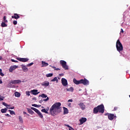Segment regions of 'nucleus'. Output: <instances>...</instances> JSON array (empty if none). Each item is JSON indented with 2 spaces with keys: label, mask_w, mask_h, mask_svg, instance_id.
Listing matches in <instances>:
<instances>
[{
  "label": "nucleus",
  "mask_w": 130,
  "mask_h": 130,
  "mask_svg": "<svg viewBox=\"0 0 130 130\" xmlns=\"http://www.w3.org/2000/svg\"><path fill=\"white\" fill-rule=\"evenodd\" d=\"M61 104L60 103H56L54 104L50 108V112L51 115L55 116L58 113L61 112Z\"/></svg>",
  "instance_id": "nucleus-1"
},
{
  "label": "nucleus",
  "mask_w": 130,
  "mask_h": 130,
  "mask_svg": "<svg viewBox=\"0 0 130 130\" xmlns=\"http://www.w3.org/2000/svg\"><path fill=\"white\" fill-rule=\"evenodd\" d=\"M104 105L101 104L93 109V113L94 114H97L98 112H100V113H104Z\"/></svg>",
  "instance_id": "nucleus-2"
},
{
  "label": "nucleus",
  "mask_w": 130,
  "mask_h": 130,
  "mask_svg": "<svg viewBox=\"0 0 130 130\" xmlns=\"http://www.w3.org/2000/svg\"><path fill=\"white\" fill-rule=\"evenodd\" d=\"M116 47L117 48V51L120 52L123 50V47L122 46V44L120 42L119 40H118L116 42Z\"/></svg>",
  "instance_id": "nucleus-3"
},
{
  "label": "nucleus",
  "mask_w": 130,
  "mask_h": 130,
  "mask_svg": "<svg viewBox=\"0 0 130 130\" xmlns=\"http://www.w3.org/2000/svg\"><path fill=\"white\" fill-rule=\"evenodd\" d=\"M60 64L62 66V68H63L65 71L69 70V67L67 65V62L66 61L63 60H60Z\"/></svg>",
  "instance_id": "nucleus-4"
},
{
  "label": "nucleus",
  "mask_w": 130,
  "mask_h": 130,
  "mask_svg": "<svg viewBox=\"0 0 130 130\" xmlns=\"http://www.w3.org/2000/svg\"><path fill=\"white\" fill-rule=\"evenodd\" d=\"M21 83V80H11L10 83L7 85L8 88H12V84H19Z\"/></svg>",
  "instance_id": "nucleus-5"
},
{
  "label": "nucleus",
  "mask_w": 130,
  "mask_h": 130,
  "mask_svg": "<svg viewBox=\"0 0 130 130\" xmlns=\"http://www.w3.org/2000/svg\"><path fill=\"white\" fill-rule=\"evenodd\" d=\"M80 84H83V85L84 86H87L89 85V80L86 78H84V79H81Z\"/></svg>",
  "instance_id": "nucleus-6"
},
{
  "label": "nucleus",
  "mask_w": 130,
  "mask_h": 130,
  "mask_svg": "<svg viewBox=\"0 0 130 130\" xmlns=\"http://www.w3.org/2000/svg\"><path fill=\"white\" fill-rule=\"evenodd\" d=\"M16 59L19 60V61H21L22 62H27L29 59L28 58H17Z\"/></svg>",
  "instance_id": "nucleus-7"
},
{
  "label": "nucleus",
  "mask_w": 130,
  "mask_h": 130,
  "mask_svg": "<svg viewBox=\"0 0 130 130\" xmlns=\"http://www.w3.org/2000/svg\"><path fill=\"white\" fill-rule=\"evenodd\" d=\"M61 83L64 87H66V86H68V80L66 79L65 78H62L61 79Z\"/></svg>",
  "instance_id": "nucleus-8"
},
{
  "label": "nucleus",
  "mask_w": 130,
  "mask_h": 130,
  "mask_svg": "<svg viewBox=\"0 0 130 130\" xmlns=\"http://www.w3.org/2000/svg\"><path fill=\"white\" fill-rule=\"evenodd\" d=\"M109 120H113L116 116H115L113 114H109V116L108 117Z\"/></svg>",
  "instance_id": "nucleus-9"
},
{
  "label": "nucleus",
  "mask_w": 130,
  "mask_h": 130,
  "mask_svg": "<svg viewBox=\"0 0 130 130\" xmlns=\"http://www.w3.org/2000/svg\"><path fill=\"white\" fill-rule=\"evenodd\" d=\"M18 66L15 65L13 66H11L10 69H9V72H10V73H12V72H13V71H15L16 70V69H17Z\"/></svg>",
  "instance_id": "nucleus-10"
},
{
  "label": "nucleus",
  "mask_w": 130,
  "mask_h": 130,
  "mask_svg": "<svg viewBox=\"0 0 130 130\" xmlns=\"http://www.w3.org/2000/svg\"><path fill=\"white\" fill-rule=\"evenodd\" d=\"M78 105L80 106L81 109H82V110H85V109H86V106H85L84 105V103H80L78 104Z\"/></svg>",
  "instance_id": "nucleus-11"
},
{
  "label": "nucleus",
  "mask_w": 130,
  "mask_h": 130,
  "mask_svg": "<svg viewBox=\"0 0 130 130\" xmlns=\"http://www.w3.org/2000/svg\"><path fill=\"white\" fill-rule=\"evenodd\" d=\"M79 121L80 122V124H83V123L86 122L87 121V118L85 117H82L80 120Z\"/></svg>",
  "instance_id": "nucleus-12"
},
{
  "label": "nucleus",
  "mask_w": 130,
  "mask_h": 130,
  "mask_svg": "<svg viewBox=\"0 0 130 130\" xmlns=\"http://www.w3.org/2000/svg\"><path fill=\"white\" fill-rule=\"evenodd\" d=\"M73 83L75 84V85H80L81 84V80H77L76 78L73 79Z\"/></svg>",
  "instance_id": "nucleus-13"
},
{
  "label": "nucleus",
  "mask_w": 130,
  "mask_h": 130,
  "mask_svg": "<svg viewBox=\"0 0 130 130\" xmlns=\"http://www.w3.org/2000/svg\"><path fill=\"white\" fill-rule=\"evenodd\" d=\"M20 16L19 15V14H17V13H14V15L12 16V19H19Z\"/></svg>",
  "instance_id": "nucleus-14"
},
{
  "label": "nucleus",
  "mask_w": 130,
  "mask_h": 130,
  "mask_svg": "<svg viewBox=\"0 0 130 130\" xmlns=\"http://www.w3.org/2000/svg\"><path fill=\"white\" fill-rule=\"evenodd\" d=\"M38 92V90L37 89H33L31 90V92L32 93V95H38L39 94V92Z\"/></svg>",
  "instance_id": "nucleus-15"
},
{
  "label": "nucleus",
  "mask_w": 130,
  "mask_h": 130,
  "mask_svg": "<svg viewBox=\"0 0 130 130\" xmlns=\"http://www.w3.org/2000/svg\"><path fill=\"white\" fill-rule=\"evenodd\" d=\"M42 86H44L45 87H48L49 86V82L45 81L41 84Z\"/></svg>",
  "instance_id": "nucleus-16"
},
{
  "label": "nucleus",
  "mask_w": 130,
  "mask_h": 130,
  "mask_svg": "<svg viewBox=\"0 0 130 130\" xmlns=\"http://www.w3.org/2000/svg\"><path fill=\"white\" fill-rule=\"evenodd\" d=\"M21 67L22 70L23 72L25 73L28 72V68H27V67H26L24 65H21Z\"/></svg>",
  "instance_id": "nucleus-17"
},
{
  "label": "nucleus",
  "mask_w": 130,
  "mask_h": 130,
  "mask_svg": "<svg viewBox=\"0 0 130 130\" xmlns=\"http://www.w3.org/2000/svg\"><path fill=\"white\" fill-rule=\"evenodd\" d=\"M63 114H68V113H69V110H68V108L63 107Z\"/></svg>",
  "instance_id": "nucleus-18"
},
{
  "label": "nucleus",
  "mask_w": 130,
  "mask_h": 130,
  "mask_svg": "<svg viewBox=\"0 0 130 130\" xmlns=\"http://www.w3.org/2000/svg\"><path fill=\"white\" fill-rule=\"evenodd\" d=\"M48 100H49V98H47L46 99H43L42 100H40L39 101V103H42V102H43V101H44L45 102H47V101H48Z\"/></svg>",
  "instance_id": "nucleus-19"
},
{
  "label": "nucleus",
  "mask_w": 130,
  "mask_h": 130,
  "mask_svg": "<svg viewBox=\"0 0 130 130\" xmlns=\"http://www.w3.org/2000/svg\"><path fill=\"white\" fill-rule=\"evenodd\" d=\"M42 67H47L48 66V63L47 62H46L45 61H42Z\"/></svg>",
  "instance_id": "nucleus-20"
},
{
  "label": "nucleus",
  "mask_w": 130,
  "mask_h": 130,
  "mask_svg": "<svg viewBox=\"0 0 130 130\" xmlns=\"http://www.w3.org/2000/svg\"><path fill=\"white\" fill-rule=\"evenodd\" d=\"M18 119H19V122H20V123H24V120H23V118H22V117L21 116H19L18 117Z\"/></svg>",
  "instance_id": "nucleus-21"
},
{
  "label": "nucleus",
  "mask_w": 130,
  "mask_h": 130,
  "mask_svg": "<svg viewBox=\"0 0 130 130\" xmlns=\"http://www.w3.org/2000/svg\"><path fill=\"white\" fill-rule=\"evenodd\" d=\"M14 94L15 97H17L18 98H19L21 96V93H20L19 92H15Z\"/></svg>",
  "instance_id": "nucleus-22"
},
{
  "label": "nucleus",
  "mask_w": 130,
  "mask_h": 130,
  "mask_svg": "<svg viewBox=\"0 0 130 130\" xmlns=\"http://www.w3.org/2000/svg\"><path fill=\"white\" fill-rule=\"evenodd\" d=\"M31 109L32 110H34V111H35V112H36V113H37V114L40 112L38 110V109H37L34 107H31Z\"/></svg>",
  "instance_id": "nucleus-23"
},
{
  "label": "nucleus",
  "mask_w": 130,
  "mask_h": 130,
  "mask_svg": "<svg viewBox=\"0 0 130 130\" xmlns=\"http://www.w3.org/2000/svg\"><path fill=\"white\" fill-rule=\"evenodd\" d=\"M39 97H42V98H48L47 96V95H46L45 93H43L39 95Z\"/></svg>",
  "instance_id": "nucleus-24"
},
{
  "label": "nucleus",
  "mask_w": 130,
  "mask_h": 130,
  "mask_svg": "<svg viewBox=\"0 0 130 130\" xmlns=\"http://www.w3.org/2000/svg\"><path fill=\"white\" fill-rule=\"evenodd\" d=\"M67 91L69 92H74V87H71L70 88H67Z\"/></svg>",
  "instance_id": "nucleus-25"
},
{
  "label": "nucleus",
  "mask_w": 130,
  "mask_h": 130,
  "mask_svg": "<svg viewBox=\"0 0 130 130\" xmlns=\"http://www.w3.org/2000/svg\"><path fill=\"white\" fill-rule=\"evenodd\" d=\"M27 111H28V113H29L30 114H31V115L34 114V112L33 111H32V110H31V109H27Z\"/></svg>",
  "instance_id": "nucleus-26"
},
{
  "label": "nucleus",
  "mask_w": 130,
  "mask_h": 130,
  "mask_svg": "<svg viewBox=\"0 0 130 130\" xmlns=\"http://www.w3.org/2000/svg\"><path fill=\"white\" fill-rule=\"evenodd\" d=\"M1 111L2 113H6L7 112V111H8V109L5 108V109H1Z\"/></svg>",
  "instance_id": "nucleus-27"
},
{
  "label": "nucleus",
  "mask_w": 130,
  "mask_h": 130,
  "mask_svg": "<svg viewBox=\"0 0 130 130\" xmlns=\"http://www.w3.org/2000/svg\"><path fill=\"white\" fill-rule=\"evenodd\" d=\"M6 23H7V22H2L1 23L2 27H8V25L6 24Z\"/></svg>",
  "instance_id": "nucleus-28"
},
{
  "label": "nucleus",
  "mask_w": 130,
  "mask_h": 130,
  "mask_svg": "<svg viewBox=\"0 0 130 130\" xmlns=\"http://www.w3.org/2000/svg\"><path fill=\"white\" fill-rule=\"evenodd\" d=\"M8 111L10 112V113L11 115H16V113H15V112L14 111L9 110Z\"/></svg>",
  "instance_id": "nucleus-29"
},
{
  "label": "nucleus",
  "mask_w": 130,
  "mask_h": 130,
  "mask_svg": "<svg viewBox=\"0 0 130 130\" xmlns=\"http://www.w3.org/2000/svg\"><path fill=\"white\" fill-rule=\"evenodd\" d=\"M56 81V83H58V79H57V77H54L53 79L51 80V82H55Z\"/></svg>",
  "instance_id": "nucleus-30"
},
{
  "label": "nucleus",
  "mask_w": 130,
  "mask_h": 130,
  "mask_svg": "<svg viewBox=\"0 0 130 130\" xmlns=\"http://www.w3.org/2000/svg\"><path fill=\"white\" fill-rule=\"evenodd\" d=\"M52 76H53V74H52V73H49V74H46L47 78H49L50 77H52Z\"/></svg>",
  "instance_id": "nucleus-31"
},
{
  "label": "nucleus",
  "mask_w": 130,
  "mask_h": 130,
  "mask_svg": "<svg viewBox=\"0 0 130 130\" xmlns=\"http://www.w3.org/2000/svg\"><path fill=\"white\" fill-rule=\"evenodd\" d=\"M42 112H44V113H46L47 114H48V112L46 111V109H43L41 110Z\"/></svg>",
  "instance_id": "nucleus-32"
},
{
  "label": "nucleus",
  "mask_w": 130,
  "mask_h": 130,
  "mask_svg": "<svg viewBox=\"0 0 130 130\" xmlns=\"http://www.w3.org/2000/svg\"><path fill=\"white\" fill-rule=\"evenodd\" d=\"M38 115H39V117H40V118H43V115H42V113H41V112H39Z\"/></svg>",
  "instance_id": "nucleus-33"
},
{
  "label": "nucleus",
  "mask_w": 130,
  "mask_h": 130,
  "mask_svg": "<svg viewBox=\"0 0 130 130\" xmlns=\"http://www.w3.org/2000/svg\"><path fill=\"white\" fill-rule=\"evenodd\" d=\"M3 20L5 23H8V20H7V17L6 16H4Z\"/></svg>",
  "instance_id": "nucleus-34"
},
{
  "label": "nucleus",
  "mask_w": 130,
  "mask_h": 130,
  "mask_svg": "<svg viewBox=\"0 0 130 130\" xmlns=\"http://www.w3.org/2000/svg\"><path fill=\"white\" fill-rule=\"evenodd\" d=\"M3 105H4V106H6V107H9V106H10V105H8L7 104V103L5 102L3 103Z\"/></svg>",
  "instance_id": "nucleus-35"
},
{
  "label": "nucleus",
  "mask_w": 130,
  "mask_h": 130,
  "mask_svg": "<svg viewBox=\"0 0 130 130\" xmlns=\"http://www.w3.org/2000/svg\"><path fill=\"white\" fill-rule=\"evenodd\" d=\"M33 64H34V63L31 62V63H30L29 64H27L26 65V67H31V66H33Z\"/></svg>",
  "instance_id": "nucleus-36"
},
{
  "label": "nucleus",
  "mask_w": 130,
  "mask_h": 130,
  "mask_svg": "<svg viewBox=\"0 0 130 130\" xmlns=\"http://www.w3.org/2000/svg\"><path fill=\"white\" fill-rule=\"evenodd\" d=\"M11 61H12V62H19L18 61H17L14 59H12Z\"/></svg>",
  "instance_id": "nucleus-37"
},
{
  "label": "nucleus",
  "mask_w": 130,
  "mask_h": 130,
  "mask_svg": "<svg viewBox=\"0 0 130 130\" xmlns=\"http://www.w3.org/2000/svg\"><path fill=\"white\" fill-rule=\"evenodd\" d=\"M26 94L27 96H30V92H29V91H26Z\"/></svg>",
  "instance_id": "nucleus-38"
},
{
  "label": "nucleus",
  "mask_w": 130,
  "mask_h": 130,
  "mask_svg": "<svg viewBox=\"0 0 130 130\" xmlns=\"http://www.w3.org/2000/svg\"><path fill=\"white\" fill-rule=\"evenodd\" d=\"M18 23V22H17L16 20H14L13 21V24L14 25H17V23Z\"/></svg>",
  "instance_id": "nucleus-39"
},
{
  "label": "nucleus",
  "mask_w": 130,
  "mask_h": 130,
  "mask_svg": "<svg viewBox=\"0 0 130 130\" xmlns=\"http://www.w3.org/2000/svg\"><path fill=\"white\" fill-rule=\"evenodd\" d=\"M0 76L2 77H4L5 76V74L3 73V72H0Z\"/></svg>",
  "instance_id": "nucleus-40"
},
{
  "label": "nucleus",
  "mask_w": 130,
  "mask_h": 130,
  "mask_svg": "<svg viewBox=\"0 0 130 130\" xmlns=\"http://www.w3.org/2000/svg\"><path fill=\"white\" fill-rule=\"evenodd\" d=\"M117 109H118V108L117 107H115L113 111H116V110H117Z\"/></svg>",
  "instance_id": "nucleus-41"
},
{
  "label": "nucleus",
  "mask_w": 130,
  "mask_h": 130,
  "mask_svg": "<svg viewBox=\"0 0 130 130\" xmlns=\"http://www.w3.org/2000/svg\"><path fill=\"white\" fill-rule=\"evenodd\" d=\"M65 126H67V127H69V128H71V127H72V126H70V125H68V124H65Z\"/></svg>",
  "instance_id": "nucleus-42"
},
{
  "label": "nucleus",
  "mask_w": 130,
  "mask_h": 130,
  "mask_svg": "<svg viewBox=\"0 0 130 130\" xmlns=\"http://www.w3.org/2000/svg\"><path fill=\"white\" fill-rule=\"evenodd\" d=\"M32 106H34V107H38V105L32 104Z\"/></svg>",
  "instance_id": "nucleus-43"
},
{
  "label": "nucleus",
  "mask_w": 130,
  "mask_h": 130,
  "mask_svg": "<svg viewBox=\"0 0 130 130\" xmlns=\"http://www.w3.org/2000/svg\"><path fill=\"white\" fill-rule=\"evenodd\" d=\"M7 109H14L15 107H10V108L7 107Z\"/></svg>",
  "instance_id": "nucleus-44"
},
{
  "label": "nucleus",
  "mask_w": 130,
  "mask_h": 130,
  "mask_svg": "<svg viewBox=\"0 0 130 130\" xmlns=\"http://www.w3.org/2000/svg\"><path fill=\"white\" fill-rule=\"evenodd\" d=\"M4 100V97H0V101H3Z\"/></svg>",
  "instance_id": "nucleus-45"
},
{
  "label": "nucleus",
  "mask_w": 130,
  "mask_h": 130,
  "mask_svg": "<svg viewBox=\"0 0 130 130\" xmlns=\"http://www.w3.org/2000/svg\"><path fill=\"white\" fill-rule=\"evenodd\" d=\"M32 100H34L35 101H36V100H37V99H36V98L34 97L32 99Z\"/></svg>",
  "instance_id": "nucleus-46"
},
{
  "label": "nucleus",
  "mask_w": 130,
  "mask_h": 130,
  "mask_svg": "<svg viewBox=\"0 0 130 130\" xmlns=\"http://www.w3.org/2000/svg\"><path fill=\"white\" fill-rule=\"evenodd\" d=\"M6 116H8V117H11V115H10V114H6Z\"/></svg>",
  "instance_id": "nucleus-47"
},
{
  "label": "nucleus",
  "mask_w": 130,
  "mask_h": 130,
  "mask_svg": "<svg viewBox=\"0 0 130 130\" xmlns=\"http://www.w3.org/2000/svg\"><path fill=\"white\" fill-rule=\"evenodd\" d=\"M52 68L54 70V71H56V68L55 67H52Z\"/></svg>",
  "instance_id": "nucleus-48"
},
{
  "label": "nucleus",
  "mask_w": 130,
  "mask_h": 130,
  "mask_svg": "<svg viewBox=\"0 0 130 130\" xmlns=\"http://www.w3.org/2000/svg\"><path fill=\"white\" fill-rule=\"evenodd\" d=\"M68 102H73V99L69 100Z\"/></svg>",
  "instance_id": "nucleus-49"
},
{
  "label": "nucleus",
  "mask_w": 130,
  "mask_h": 130,
  "mask_svg": "<svg viewBox=\"0 0 130 130\" xmlns=\"http://www.w3.org/2000/svg\"><path fill=\"white\" fill-rule=\"evenodd\" d=\"M69 130H75L73 127L69 128Z\"/></svg>",
  "instance_id": "nucleus-50"
},
{
  "label": "nucleus",
  "mask_w": 130,
  "mask_h": 130,
  "mask_svg": "<svg viewBox=\"0 0 130 130\" xmlns=\"http://www.w3.org/2000/svg\"><path fill=\"white\" fill-rule=\"evenodd\" d=\"M46 111H47L48 112V110H49V107H47L46 109Z\"/></svg>",
  "instance_id": "nucleus-51"
},
{
  "label": "nucleus",
  "mask_w": 130,
  "mask_h": 130,
  "mask_svg": "<svg viewBox=\"0 0 130 130\" xmlns=\"http://www.w3.org/2000/svg\"><path fill=\"white\" fill-rule=\"evenodd\" d=\"M120 33H123V29L122 28L121 29Z\"/></svg>",
  "instance_id": "nucleus-52"
},
{
  "label": "nucleus",
  "mask_w": 130,
  "mask_h": 130,
  "mask_svg": "<svg viewBox=\"0 0 130 130\" xmlns=\"http://www.w3.org/2000/svg\"><path fill=\"white\" fill-rule=\"evenodd\" d=\"M23 114H27L29 116V114H27L26 112H23Z\"/></svg>",
  "instance_id": "nucleus-53"
},
{
  "label": "nucleus",
  "mask_w": 130,
  "mask_h": 130,
  "mask_svg": "<svg viewBox=\"0 0 130 130\" xmlns=\"http://www.w3.org/2000/svg\"><path fill=\"white\" fill-rule=\"evenodd\" d=\"M56 71H60V69H59V68H56Z\"/></svg>",
  "instance_id": "nucleus-54"
},
{
  "label": "nucleus",
  "mask_w": 130,
  "mask_h": 130,
  "mask_svg": "<svg viewBox=\"0 0 130 130\" xmlns=\"http://www.w3.org/2000/svg\"><path fill=\"white\" fill-rule=\"evenodd\" d=\"M101 81L102 80L103 81V80H104V77H102L101 79H100Z\"/></svg>",
  "instance_id": "nucleus-55"
},
{
  "label": "nucleus",
  "mask_w": 130,
  "mask_h": 130,
  "mask_svg": "<svg viewBox=\"0 0 130 130\" xmlns=\"http://www.w3.org/2000/svg\"><path fill=\"white\" fill-rule=\"evenodd\" d=\"M109 114H110V113H107L105 114V115H108V117L109 115Z\"/></svg>",
  "instance_id": "nucleus-56"
},
{
  "label": "nucleus",
  "mask_w": 130,
  "mask_h": 130,
  "mask_svg": "<svg viewBox=\"0 0 130 130\" xmlns=\"http://www.w3.org/2000/svg\"><path fill=\"white\" fill-rule=\"evenodd\" d=\"M38 108V107H41V105H38V107H37Z\"/></svg>",
  "instance_id": "nucleus-57"
},
{
  "label": "nucleus",
  "mask_w": 130,
  "mask_h": 130,
  "mask_svg": "<svg viewBox=\"0 0 130 130\" xmlns=\"http://www.w3.org/2000/svg\"><path fill=\"white\" fill-rule=\"evenodd\" d=\"M71 103H69V104H68V106L69 107H71Z\"/></svg>",
  "instance_id": "nucleus-58"
},
{
  "label": "nucleus",
  "mask_w": 130,
  "mask_h": 130,
  "mask_svg": "<svg viewBox=\"0 0 130 130\" xmlns=\"http://www.w3.org/2000/svg\"><path fill=\"white\" fill-rule=\"evenodd\" d=\"M59 76H63V74H60Z\"/></svg>",
  "instance_id": "nucleus-59"
},
{
  "label": "nucleus",
  "mask_w": 130,
  "mask_h": 130,
  "mask_svg": "<svg viewBox=\"0 0 130 130\" xmlns=\"http://www.w3.org/2000/svg\"><path fill=\"white\" fill-rule=\"evenodd\" d=\"M2 72H3V70L0 69V73H2Z\"/></svg>",
  "instance_id": "nucleus-60"
},
{
  "label": "nucleus",
  "mask_w": 130,
  "mask_h": 130,
  "mask_svg": "<svg viewBox=\"0 0 130 130\" xmlns=\"http://www.w3.org/2000/svg\"><path fill=\"white\" fill-rule=\"evenodd\" d=\"M2 59V56H0V60Z\"/></svg>",
  "instance_id": "nucleus-61"
},
{
  "label": "nucleus",
  "mask_w": 130,
  "mask_h": 130,
  "mask_svg": "<svg viewBox=\"0 0 130 130\" xmlns=\"http://www.w3.org/2000/svg\"><path fill=\"white\" fill-rule=\"evenodd\" d=\"M8 107L9 108H11V107H10V106L9 107Z\"/></svg>",
  "instance_id": "nucleus-62"
}]
</instances>
